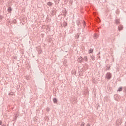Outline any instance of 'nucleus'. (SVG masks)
<instances>
[{"label": "nucleus", "instance_id": "obj_33", "mask_svg": "<svg viewBox=\"0 0 126 126\" xmlns=\"http://www.w3.org/2000/svg\"><path fill=\"white\" fill-rule=\"evenodd\" d=\"M9 23H11L12 22V21H9Z\"/></svg>", "mask_w": 126, "mask_h": 126}, {"label": "nucleus", "instance_id": "obj_27", "mask_svg": "<svg viewBox=\"0 0 126 126\" xmlns=\"http://www.w3.org/2000/svg\"><path fill=\"white\" fill-rule=\"evenodd\" d=\"M2 125V121L0 120V126H1Z\"/></svg>", "mask_w": 126, "mask_h": 126}, {"label": "nucleus", "instance_id": "obj_4", "mask_svg": "<svg viewBox=\"0 0 126 126\" xmlns=\"http://www.w3.org/2000/svg\"><path fill=\"white\" fill-rule=\"evenodd\" d=\"M36 50H37L38 54H42V49H41V47L40 46H38Z\"/></svg>", "mask_w": 126, "mask_h": 126}, {"label": "nucleus", "instance_id": "obj_9", "mask_svg": "<svg viewBox=\"0 0 126 126\" xmlns=\"http://www.w3.org/2000/svg\"><path fill=\"white\" fill-rule=\"evenodd\" d=\"M99 38V35L98 34L95 33L94 34V39H98Z\"/></svg>", "mask_w": 126, "mask_h": 126}, {"label": "nucleus", "instance_id": "obj_19", "mask_svg": "<svg viewBox=\"0 0 126 126\" xmlns=\"http://www.w3.org/2000/svg\"><path fill=\"white\" fill-rule=\"evenodd\" d=\"M67 11L65 9V11H64L63 13V16H66V13H67Z\"/></svg>", "mask_w": 126, "mask_h": 126}, {"label": "nucleus", "instance_id": "obj_24", "mask_svg": "<svg viewBox=\"0 0 126 126\" xmlns=\"http://www.w3.org/2000/svg\"><path fill=\"white\" fill-rule=\"evenodd\" d=\"M97 57H98L99 60L101 59V56H100V52H99V53L97 54Z\"/></svg>", "mask_w": 126, "mask_h": 126}, {"label": "nucleus", "instance_id": "obj_29", "mask_svg": "<svg viewBox=\"0 0 126 126\" xmlns=\"http://www.w3.org/2000/svg\"><path fill=\"white\" fill-rule=\"evenodd\" d=\"M9 95H13V93H9Z\"/></svg>", "mask_w": 126, "mask_h": 126}, {"label": "nucleus", "instance_id": "obj_16", "mask_svg": "<svg viewBox=\"0 0 126 126\" xmlns=\"http://www.w3.org/2000/svg\"><path fill=\"white\" fill-rule=\"evenodd\" d=\"M123 91V87H120L117 91H119V92Z\"/></svg>", "mask_w": 126, "mask_h": 126}, {"label": "nucleus", "instance_id": "obj_6", "mask_svg": "<svg viewBox=\"0 0 126 126\" xmlns=\"http://www.w3.org/2000/svg\"><path fill=\"white\" fill-rule=\"evenodd\" d=\"M7 11L9 13H11V11H12V8L11 7H9L7 9Z\"/></svg>", "mask_w": 126, "mask_h": 126}, {"label": "nucleus", "instance_id": "obj_22", "mask_svg": "<svg viewBox=\"0 0 126 126\" xmlns=\"http://www.w3.org/2000/svg\"><path fill=\"white\" fill-rule=\"evenodd\" d=\"M81 126H85V123L84 122H81Z\"/></svg>", "mask_w": 126, "mask_h": 126}, {"label": "nucleus", "instance_id": "obj_26", "mask_svg": "<svg viewBox=\"0 0 126 126\" xmlns=\"http://www.w3.org/2000/svg\"><path fill=\"white\" fill-rule=\"evenodd\" d=\"M46 111H47V112H49L50 111V108L47 107L46 109Z\"/></svg>", "mask_w": 126, "mask_h": 126}, {"label": "nucleus", "instance_id": "obj_30", "mask_svg": "<svg viewBox=\"0 0 126 126\" xmlns=\"http://www.w3.org/2000/svg\"><path fill=\"white\" fill-rule=\"evenodd\" d=\"M87 126H90V124H89V123H87L86 125Z\"/></svg>", "mask_w": 126, "mask_h": 126}, {"label": "nucleus", "instance_id": "obj_14", "mask_svg": "<svg viewBox=\"0 0 126 126\" xmlns=\"http://www.w3.org/2000/svg\"><path fill=\"white\" fill-rule=\"evenodd\" d=\"M56 4H59L60 3V0H54Z\"/></svg>", "mask_w": 126, "mask_h": 126}, {"label": "nucleus", "instance_id": "obj_13", "mask_svg": "<svg viewBox=\"0 0 126 126\" xmlns=\"http://www.w3.org/2000/svg\"><path fill=\"white\" fill-rule=\"evenodd\" d=\"M88 53L89 54H92V53H93V49L92 48L90 49V50H89L88 51Z\"/></svg>", "mask_w": 126, "mask_h": 126}, {"label": "nucleus", "instance_id": "obj_36", "mask_svg": "<svg viewBox=\"0 0 126 126\" xmlns=\"http://www.w3.org/2000/svg\"><path fill=\"white\" fill-rule=\"evenodd\" d=\"M1 19H2V18H1Z\"/></svg>", "mask_w": 126, "mask_h": 126}, {"label": "nucleus", "instance_id": "obj_31", "mask_svg": "<svg viewBox=\"0 0 126 126\" xmlns=\"http://www.w3.org/2000/svg\"><path fill=\"white\" fill-rule=\"evenodd\" d=\"M95 15H97V13H94V16H95Z\"/></svg>", "mask_w": 126, "mask_h": 126}, {"label": "nucleus", "instance_id": "obj_25", "mask_svg": "<svg viewBox=\"0 0 126 126\" xmlns=\"http://www.w3.org/2000/svg\"><path fill=\"white\" fill-rule=\"evenodd\" d=\"M18 117V115L17 114L15 116V120H17Z\"/></svg>", "mask_w": 126, "mask_h": 126}, {"label": "nucleus", "instance_id": "obj_2", "mask_svg": "<svg viewBox=\"0 0 126 126\" xmlns=\"http://www.w3.org/2000/svg\"><path fill=\"white\" fill-rule=\"evenodd\" d=\"M77 61H78V62L79 63H82V61H83V58L80 56L78 58Z\"/></svg>", "mask_w": 126, "mask_h": 126}, {"label": "nucleus", "instance_id": "obj_21", "mask_svg": "<svg viewBox=\"0 0 126 126\" xmlns=\"http://www.w3.org/2000/svg\"><path fill=\"white\" fill-rule=\"evenodd\" d=\"M83 60H84L85 61H86V62H87V61H88V59L87 58V56H85L83 58Z\"/></svg>", "mask_w": 126, "mask_h": 126}, {"label": "nucleus", "instance_id": "obj_32", "mask_svg": "<svg viewBox=\"0 0 126 126\" xmlns=\"http://www.w3.org/2000/svg\"><path fill=\"white\" fill-rule=\"evenodd\" d=\"M2 126H6V125H5V124H3V125H2Z\"/></svg>", "mask_w": 126, "mask_h": 126}, {"label": "nucleus", "instance_id": "obj_12", "mask_svg": "<svg viewBox=\"0 0 126 126\" xmlns=\"http://www.w3.org/2000/svg\"><path fill=\"white\" fill-rule=\"evenodd\" d=\"M63 25L64 27H66V26H67V23L64 21V22H63Z\"/></svg>", "mask_w": 126, "mask_h": 126}, {"label": "nucleus", "instance_id": "obj_28", "mask_svg": "<svg viewBox=\"0 0 126 126\" xmlns=\"http://www.w3.org/2000/svg\"><path fill=\"white\" fill-rule=\"evenodd\" d=\"M110 67L109 66L108 67H107V68H106V70H110Z\"/></svg>", "mask_w": 126, "mask_h": 126}, {"label": "nucleus", "instance_id": "obj_3", "mask_svg": "<svg viewBox=\"0 0 126 126\" xmlns=\"http://www.w3.org/2000/svg\"><path fill=\"white\" fill-rule=\"evenodd\" d=\"M94 20L97 23H100V22H101V20H100V18H99V17L97 16L95 17Z\"/></svg>", "mask_w": 126, "mask_h": 126}, {"label": "nucleus", "instance_id": "obj_15", "mask_svg": "<svg viewBox=\"0 0 126 126\" xmlns=\"http://www.w3.org/2000/svg\"><path fill=\"white\" fill-rule=\"evenodd\" d=\"M17 21H16V19H13L12 20L11 23L12 24H15V23H16Z\"/></svg>", "mask_w": 126, "mask_h": 126}, {"label": "nucleus", "instance_id": "obj_5", "mask_svg": "<svg viewBox=\"0 0 126 126\" xmlns=\"http://www.w3.org/2000/svg\"><path fill=\"white\" fill-rule=\"evenodd\" d=\"M54 4V3H53L52 2H48L47 3V5L49 7H52V6H53V5Z\"/></svg>", "mask_w": 126, "mask_h": 126}, {"label": "nucleus", "instance_id": "obj_35", "mask_svg": "<svg viewBox=\"0 0 126 126\" xmlns=\"http://www.w3.org/2000/svg\"><path fill=\"white\" fill-rule=\"evenodd\" d=\"M33 58H35V56H33Z\"/></svg>", "mask_w": 126, "mask_h": 126}, {"label": "nucleus", "instance_id": "obj_7", "mask_svg": "<svg viewBox=\"0 0 126 126\" xmlns=\"http://www.w3.org/2000/svg\"><path fill=\"white\" fill-rule=\"evenodd\" d=\"M123 28H124L123 27V25H120L118 27L119 31H121V30H123Z\"/></svg>", "mask_w": 126, "mask_h": 126}, {"label": "nucleus", "instance_id": "obj_11", "mask_svg": "<svg viewBox=\"0 0 126 126\" xmlns=\"http://www.w3.org/2000/svg\"><path fill=\"white\" fill-rule=\"evenodd\" d=\"M90 57H91V59L92 60V61H95V56L90 55Z\"/></svg>", "mask_w": 126, "mask_h": 126}, {"label": "nucleus", "instance_id": "obj_1", "mask_svg": "<svg viewBox=\"0 0 126 126\" xmlns=\"http://www.w3.org/2000/svg\"><path fill=\"white\" fill-rule=\"evenodd\" d=\"M105 78L107 79H108L109 80H110V79H111V78H112V73H111L110 72H107L105 76Z\"/></svg>", "mask_w": 126, "mask_h": 126}, {"label": "nucleus", "instance_id": "obj_18", "mask_svg": "<svg viewBox=\"0 0 126 126\" xmlns=\"http://www.w3.org/2000/svg\"><path fill=\"white\" fill-rule=\"evenodd\" d=\"M71 74H73V75H75L76 74V71H75V70H73L71 72Z\"/></svg>", "mask_w": 126, "mask_h": 126}, {"label": "nucleus", "instance_id": "obj_8", "mask_svg": "<svg viewBox=\"0 0 126 126\" xmlns=\"http://www.w3.org/2000/svg\"><path fill=\"white\" fill-rule=\"evenodd\" d=\"M56 13H57V12L55 11V10H53L51 12V14L52 16H54V15H55Z\"/></svg>", "mask_w": 126, "mask_h": 126}, {"label": "nucleus", "instance_id": "obj_23", "mask_svg": "<svg viewBox=\"0 0 126 126\" xmlns=\"http://www.w3.org/2000/svg\"><path fill=\"white\" fill-rule=\"evenodd\" d=\"M115 23L116 24H118L120 23V21H119V20H118V19H116L115 20Z\"/></svg>", "mask_w": 126, "mask_h": 126}, {"label": "nucleus", "instance_id": "obj_17", "mask_svg": "<svg viewBox=\"0 0 126 126\" xmlns=\"http://www.w3.org/2000/svg\"><path fill=\"white\" fill-rule=\"evenodd\" d=\"M77 25H78V27H81V25H80V21H78L77 22Z\"/></svg>", "mask_w": 126, "mask_h": 126}, {"label": "nucleus", "instance_id": "obj_34", "mask_svg": "<svg viewBox=\"0 0 126 126\" xmlns=\"http://www.w3.org/2000/svg\"><path fill=\"white\" fill-rule=\"evenodd\" d=\"M79 38V35H78V37H77V39H78Z\"/></svg>", "mask_w": 126, "mask_h": 126}, {"label": "nucleus", "instance_id": "obj_20", "mask_svg": "<svg viewBox=\"0 0 126 126\" xmlns=\"http://www.w3.org/2000/svg\"><path fill=\"white\" fill-rule=\"evenodd\" d=\"M82 23L84 27L85 28V26H86V22H85V21H83Z\"/></svg>", "mask_w": 126, "mask_h": 126}, {"label": "nucleus", "instance_id": "obj_10", "mask_svg": "<svg viewBox=\"0 0 126 126\" xmlns=\"http://www.w3.org/2000/svg\"><path fill=\"white\" fill-rule=\"evenodd\" d=\"M53 101L54 104H57L58 103V99H57V98H53Z\"/></svg>", "mask_w": 126, "mask_h": 126}]
</instances>
